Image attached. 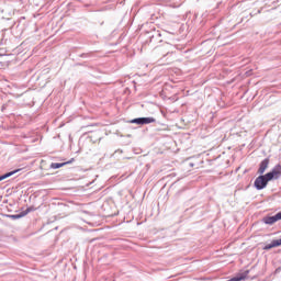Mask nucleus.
Returning <instances> with one entry per match:
<instances>
[{
    "label": "nucleus",
    "instance_id": "obj_1",
    "mask_svg": "<svg viewBox=\"0 0 281 281\" xmlns=\"http://www.w3.org/2000/svg\"><path fill=\"white\" fill-rule=\"evenodd\" d=\"M281 177V165H276L270 172L260 175L255 179L254 188L257 190H265L269 186V181L278 180Z\"/></svg>",
    "mask_w": 281,
    "mask_h": 281
},
{
    "label": "nucleus",
    "instance_id": "obj_2",
    "mask_svg": "<svg viewBox=\"0 0 281 281\" xmlns=\"http://www.w3.org/2000/svg\"><path fill=\"white\" fill-rule=\"evenodd\" d=\"M157 120L153 116H143V117H136L130 121V124H137L138 126H144V124H155Z\"/></svg>",
    "mask_w": 281,
    "mask_h": 281
},
{
    "label": "nucleus",
    "instance_id": "obj_3",
    "mask_svg": "<svg viewBox=\"0 0 281 281\" xmlns=\"http://www.w3.org/2000/svg\"><path fill=\"white\" fill-rule=\"evenodd\" d=\"M75 159L71 158L68 161L65 162H52L49 165L50 170H58V168H65V166H69V164H74Z\"/></svg>",
    "mask_w": 281,
    "mask_h": 281
},
{
    "label": "nucleus",
    "instance_id": "obj_4",
    "mask_svg": "<svg viewBox=\"0 0 281 281\" xmlns=\"http://www.w3.org/2000/svg\"><path fill=\"white\" fill-rule=\"evenodd\" d=\"M267 168H269V158H265L259 164L258 175H265V172L267 171Z\"/></svg>",
    "mask_w": 281,
    "mask_h": 281
},
{
    "label": "nucleus",
    "instance_id": "obj_5",
    "mask_svg": "<svg viewBox=\"0 0 281 281\" xmlns=\"http://www.w3.org/2000/svg\"><path fill=\"white\" fill-rule=\"evenodd\" d=\"M262 223H265V225H273L274 223H278V217H276V215L265 216Z\"/></svg>",
    "mask_w": 281,
    "mask_h": 281
},
{
    "label": "nucleus",
    "instance_id": "obj_6",
    "mask_svg": "<svg viewBox=\"0 0 281 281\" xmlns=\"http://www.w3.org/2000/svg\"><path fill=\"white\" fill-rule=\"evenodd\" d=\"M274 247H280L278 239H273L270 244L265 245L262 247V249H263V251H269L270 249H273Z\"/></svg>",
    "mask_w": 281,
    "mask_h": 281
},
{
    "label": "nucleus",
    "instance_id": "obj_7",
    "mask_svg": "<svg viewBox=\"0 0 281 281\" xmlns=\"http://www.w3.org/2000/svg\"><path fill=\"white\" fill-rule=\"evenodd\" d=\"M16 172H21V169H15L13 171H9L7 173H3L0 176V181H4V179H9V177H12L13 175H16Z\"/></svg>",
    "mask_w": 281,
    "mask_h": 281
},
{
    "label": "nucleus",
    "instance_id": "obj_8",
    "mask_svg": "<svg viewBox=\"0 0 281 281\" xmlns=\"http://www.w3.org/2000/svg\"><path fill=\"white\" fill-rule=\"evenodd\" d=\"M7 218H12V221H16L19 218H23V213L20 214H13V215H7Z\"/></svg>",
    "mask_w": 281,
    "mask_h": 281
},
{
    "label": "nucleus",
    "instance_id": "obj_9",
    "mask_svg": "<svg viewBox=\"0 0 281 281\" xmlns=\"http://www.w3.org/2000/svg\"><path fill=\"white\" fill-rule=\"evenodd\" d=\"M30 212H36V207L34 206H29L25 211H22L23 216H27Z\"/></svg>",
    "mask_w": 281,
    "mask_h": 281
},
{
    "label": "nucleus",
    "instance_id": "obj_10",
    "mask_svg": "<svg viewBox=\"0 0 281 281\" xmlns=\"http://www.w3.org/2000/svg\"><path fill=\"white\" fill-rule=\"evenodd\" d=\"M274 216L277 217V221H281V211L278 212Z\"/></svg>",
    "mask_w": 281,
    "mask_h": 281
},
{
    "label": "nucleus",
    "instance_id": "obj_11",
    "mask_svg": "<svg viewBox=\"0 0 281 281\" xmlns=\"http://www.w3.org/2000/svg\"><path fill=\"white\" fill-rule=\"evenodd\" d=\"M277 243H279V247L281 246V238L277 239Z\"/></svg>",
    "mask_w": 281,
    "mask_h": 281
}]
</instances>
